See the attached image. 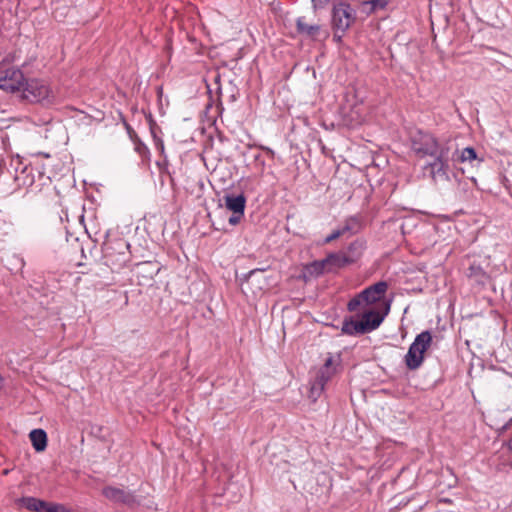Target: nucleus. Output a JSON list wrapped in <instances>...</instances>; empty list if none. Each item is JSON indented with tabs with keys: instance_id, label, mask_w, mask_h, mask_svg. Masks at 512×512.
<instances>
[{
	"instance_id": "17",
	"label": "nucleus",
	"mask_w": 512,
	"mask_h": 512,
	"mask_svg": "<svg viewBox=\"0 0 512 512\" xmlns=\"http://www.w3.org/2000/svg\"><path fill=\"white\" fill-rule=\"evenodd\" d=\"M33 448L42 452L47 447V434L43 429H33L29 434Z\"/></svg>"
},
{
	"instance_id": "7",
	"label": "nucleus",
	"mask_w": 512,
	"mask_h": 512,
	"mask_svg": "<svg viewBox=\"0 0 512 512\" xmlns=\"http://www.w3.org/2000/svg\"><path fill=\"white\" fill-rule=\"evenodd\" d=\"M449 154L450 151L442 150L438 156L434 157L432 162L424 166V170L428 171L431 180L435 184L449 181Z\"/></svg>"
},
{
	"instance_id": "4",
	"label": "nucleus",
	"mask_w": 512,
	"mask_h": 512,
	"mask_svg": "<svg viewBox=\"0 0 512 512\" xmlns=\"http://www.w3.org/2000/svg\"><path fill=\"white\" fill-rule=\"evenodd\" d=\"M357 19L356 10L346 1H338L333 4L331 11V28L342 34L355 23Z\"/></svg>"
},
{
	"instance_id": "23",
	"label": "nucleus",
	"mask_w": 512,
	"mask_h": 512,
	"mask_svg": "<svg viewBox=\"0 0 512 512\" xmlns=\"http://www.w3.org/2000/svg\"><path fill=\"white\" fill-rule=\"evenodd\" d=\"M364 250V244L360 241H354L350 243L348 246L346 254L350 255V257H356V261L360 258L362 255V252Z\"/></svg>"
},
{
	"instance_id": "26",
	"label": "nucleus",
	"mask_w": 512,
	"mask_h": 512,
	"mask_svg": "<svg viewBox=\"0 0 512 512\" xmlns=\"http://www.w3.org/2000/svg\"><path fill=\"white\" fill-rule=\"evenodd\" d=\"M343 236V231H341L340 228L334 230L331 234H329L324 240H323V243L324 244H328L336 239H338L339 237Z\"/></svg>"
},
{
	"instance_id": "1",
	"label": "nucleus",
	"mask_w": 512,
	"mask_h": 512,
	"mask_svg": "<svg viewBox=\"0 0 512 512\" xmlns=\"http://www.w3.org/2000/svg\"><path fill=\"white\" fill-rule=\"evenodd\" d=\"M340 365L339 358L335 359L332 354H328L324 364L310 371L309 393L308 397L316 401L324 392L326 384L333 378Z\"/></svg>"
},
{
	"instance_id": "18",
	"label": "nucleus",
	"mask_w": 512,
	"mask_h": 512,
	"mask_svg": "<svg viewBox=\"0 0 512 512\" xmlns=\"http://www.w3.org/2000/svg\"><path fill=\"white\" fill-rule=\"evenodd\" d=\"M342 332L347 335H362L365 334V327L362 320H344L342 324Z\"/></svg>"
},
{
	"instance_id": "37",
	"label": "nucleus",
	"mask_w": 512,
	"mask_h": 512,
	"mask_svg": "<svg viewBox=\"0 0 512 512\" xmlns=\"http://www.w3.org/2000/svg\"><path fill=\"white\" fill-rule=\"evenodd\" d=\"M440 502L447 503V504H451V503H452V500H451V499H449V498H442V499H440Z\"/></svg>"
},
{
	"instance_id": "6",
	"label": "nucleus",
	"mask_w": 512,
	"mask_h": 512,
	"mask_svg": "<svg viewBox=\"0 0 512 512\" xmlns=\"http://www.w3.org/2000/svg\"><path fill=\"white\" fill-rule=\"evenodd\" d=\"M49 85L39 79L26 80L21 91V97L31 103L49 102L51 97Z\"/></svg>"
},
{
	"instance_id": "12",
	"label": "nucleus",
	"mask_w": 512,
	"mask_h": 512,
	"mask_svg": "<svg viewBox=\"0 0 512 512\" xmlns=\"http://www.w3.org/2000/svg\"><path fill=\"white\" fill-rule=\"evenodd\" d=\"M328 272H332L336 269L343 268L356 262V257H350V255L340 253H330L324 258Z\"/></svg>"
},
{
	"instance_id": "8",
	"label": "nucleus",
	"mask_w": 512,
	"mask_h": 512,
	"mask_svg": "<svg viewBox=\"0 0 512 512\" xmlns=\"http://www.w3.org/2000/svg\"><path fill=\"white\" fill-rule=\"evenodd\" d=\"M26 80L20 69H7L0 78V88L7 92H21Z\"/></svg>"
},
{
	"instance_id": "10",
	"label": "nucleus",
	"mask_w": 512,
	"mask_h": 512,
	"mask_svg": "<svg viewBox=\"0 0 512 512\" xmlns=\"http://www.w3.org/2000/svg\"><path fill=\"white\" fill-rule=\"evenodd\" d=\"M160 271L158 263L145 261L136 264L134 274L140 285H147Z\"/></svg>"
},
{
	"instance_id": "28",
	"label": "nucleus",
	"mask_w": 512,
	"mask_h": 512,
	"mask_svg": "<svg viewBox=\"0 0 512 512\" xmlns=\"http://www.w3.org/2000/svg\"><path fill=\"white\" fill-rule=\"evenodd\" d=\"M47 512H71L68 508H66L63 504L58 503H50L49 510Z\"/></svg>"
},
{
	"instance_id": "19",
	"label": "nucleus",
	"mask_w": 512,
	"mask_h": 512,
	"mask_svg": "<svg viewBox=\"0 0 512 512\" xmlns=\"http://www.w3.org/2000/svg\"><path fill=\"white\" fill-rule=\"evenodd\" d=\"M467 276L478 284H485L489 279L486 271L480 265L476 264L469 266Z\"/></svg>"
},
{
	"instance_id": "9",
	"label": "nucleus",
	"mask_w": 512,
	"mask_h": 512,
	"mask_svg": "<svg viewBox=\"0 0 512 512\" xmlns=\"http://www.w3.org/2000/svg\"><path fill=\"white\" fill-rule=\"evenodd\" d=\"M102 494L114 503H121L127 506H134L136 504V497L130 490L106 486L103 488Z\"/></svg>"
},
{
	"instance_id": "39",
	"label": "nucleus",
	"mask_w": 512,
	"mask_h": 512,
	"mask_svg": "<svg viewBox=\"0 0 512 512\" xmlns=\"http://www.w3.org/2000/svg\"><path fill=\"white\" fill-rule=\"evenodd\" d=\"M159 140H162L160 137H155L154 143L155 145L159 144Z\"/></svg>"
},
{
	"instance_id": "2",
	"label": "nucleus",
	"mask_w": 512,
	"mask_h": 512,
	"mask_svg": "<svg viewBox=\"0 0 512 512\" xmlns=\"http://www.w3.org/2000/svg\"><path fill=\"white\" fill-rule=\"evenodd\" d=\"M129 243L122 237L106 236L102 244L104 262L111 269H120L128 261Z\"/></svg>"
},
{
	"instance_id": "15",
	"label": "nucleus",
	"mask_w": 512,
	"mask_h": 512,
	"mask_svg": "<svg viewBox=\"0 0 512 512\" xmlns=\"http://www.w3.org/2000/svg\"><path fill=\"white\" fill-rule=\"evenodd\" d=\"M225 207L232 213H238V215H244L246 206V198L243 194L234 195L226 194L224 196Z\"/></svg>"
},
{
	"instance_id": "24",
	"label": "nucleus",
	"mask_w": 512,
	"mask_h": 512,
	"mask_svg": "<svg viewBox=\"0 0 512 512\" xmlns=\"http://www.w3.org/2000/svg\"><path fill=\"white\" fill-rule=\"evenodd\" d=\"M38 500L35 497H22L19 499V503L26 509L36 512Z\"/></svg>"
},
{
	"instance_id": "36",
	"label": "nucleus",
	"mask_w": 512,
	"mask_h": 512,
	"mask_svg": "<svg viewBox=\"0 0 512 512\" xmlns=\"http://www.w3.org/2000/svg\"><path fill=\"white\" fill-rule=\"evenodd\" d=\"M150 131H151V134H152L153 140H155V137H158V136H157V134H156V131H155V127H154V125H151V126H150Z\"/></svg>"
},
{
	"instance_id": "25",
	"label": "nucleus",
	"mask_w": 512,
	"mask_h": 512,
	"mask_svg": "<svg viewBox=\"0 0 512 512\" xmlns=\"http://www.w3.org/2000/svg\"><path fill=\"white\" fill-rule=\"evenodd\" d=\"M365 6H369L370 12L384 9L388 5V0H369L364 2Z\"/></svg>"
},
{
	"instance_id": "21",
	"label": "nucleus",
	"mask_w": 512,
	"mask_h": 512,
	"mask_svg": "<svg viewBox=\"0 0 512 512\" xmlns=\"http://www.w3.org/2000/svg\"><path fill=\"white\" fill-rule=\"evenodd\" d=\"M460 161L461 162H469V163H472L473 161H476L477 164L479 165V164H481L484 161V159L483 158H479L477 156V153H476L474 148L466 147V148H464L461 151Z\"/></svg>"
},
{
	"instance_id": "20",
	"label": "nucleus",
	"mask_w": 512,
	"mask_h": 512,
	"mask_svg": "<svg viewBox=\"0 0 512 512\" xmlns=\"http://www.w3.org/2000/svg\"><path fill=\"white\" fill-rule=\"evenodd\" d=\"M419 338H420V342L417 345V350L419 349L418 352H421L422 354H424L427 351V349L430 347L431 342H432V336H431L430 331L425 330V331L421 332L420 334H418L415 337V339L412 343H417Z\"/></svg>"
},
{
	"instance_id": "22",
	"label": "nucleus",
	"mask_w": 512,
	"mask_h": 512,
	"mask_svg": "<svg viewBox=\"0 0 512 512\" xmlns=\"http://www.w3.org/2000/svg\"><path fill=\"white\" fill-rule=\"evenodd\" d=\"M360 226V221L357 217H350L345 221L344 225L340 229L343 231V235L346 233L354 234L360 230Z\"/></svg>"
},
{
	"instance_id": "31",
	"label": "nucleus",
	"mask_w": 512,
	"mask_h": 512,
	"mask_svg": "<svg viewBox=\"0 0 512 512\" xmlns=\"http://www.w3.org/2000/svg\"><path fill=\"white\" fill-rule=\"evenodd\" d=\"M263 272H264V270H261V269L251 270L246 275V279H247V281H250V280L254 279L256 276H258L259 274H262Z\"/></svg>"
},
{
	"instance_id": "29",
	"label": "nucleus",
	"mask_w": 512,
	"mask_h": 512,
	"mask_svg": "<svg viewBox=\"0 0 512 512\" xmlns=\"http://www.w3.org/2000/svg\"><path fill=\"white\" fill-rule=\"evenodd\" d=\"M50 503L39 499L37 503L36 512H47L49 510Z\"/></svg>"
},
{
	"instance_id": "5",
	"label": "nucleus",
	"mask_w": 512,
	"mask_h": 512,
	"mask_svg": "<svg viewBox=\"0 0 512 512\" xmlns=\"http://www.w3.org/2000/svg\"><path fill=\"white\" fill-rule=\"evenodd\" d=\"M388 290V283L386 281H379L373 285L368 286L355 297H353L347 304L350 312H354L362 303L368 305L381 301Z\"/></svg>"
},
{
	"instance_id": "30",
	"label": "nucleus",
	"mask_w": 512,
	"mask_h": 512,
	"mask_svg": "<svg viewBox=\"0 0 512 512\" xmlns=\"http://www.w3.org/2000/svg\"><path fill=\"white\" fill-rule=\"evenodd\" d=\"M243 216H244V215H238V213H233V214L229 217L228 222H229V224H231V225L235 226V225L239 224V222L241 221V219H242V217H243Z\"/></svg>"
},
{
	"instance_id": "3",
	"label": "nucleus",
	"mask_w": 512,
	"mask_h": 512,
	"mask_svg": "<svg viewBox=\"0 0 512 512\" xmlns=\"http://www.w3.org/2000/svg\"><path fill=\"white\" fill-rule=\"evenodd\" d=\"M412 150L420 157H436L442 150L450 151V147L448 141L439 142L434 135L419 132L412 139Z\"/></svg>"
},
{
	"instance_id": "38",
	"label": "nucleus",
	"mask_w": 512,
	"mask_h": 512,
	"mask_svg": "<svg viewBox=\"0 0 512 512\" xmlns=\"http://www.w3.org/2000/svg\"><path fill=\"white\" fill-rule=\"evenodd\" d=\"M126 128H127V131L128 133L130 134L131 132H133V129L128 125V124H125Z\"/></svg>"
},
{
	"instance_id": "34",
	"label": "nucleus",
	"mask_w": 512,
	"mask_h": 512,
	"mask_svg": "<svg viewBox=\"0 0 512 512\" xmlns=\"http://www.w3.org/2000/svg\"><path fill=\"white\" fill-rule=\"evenodd\" d=\"M158 150H160L161 154L164 153V143L163 140H159V144L155 145Z\"/></svg>"
},
{
	"instance_id": "14",
	"label": "nucleus",
	"mask_w": 512,
	"mask_h": 512,
	"mask_svg": "<svg viewBox=\"0 0 512 512\" xmlns=\"http://www.w3.org/2000/svg\"><path fill=\"white\" fill-rule=\"evenodd\" d=\"M296 30L298 34L314 41L319 40L321 34V26L318 24H308L305 21V17H298L296 19Z\"/></svg>"
},
{
	"instance_id": "32",
	"label": "nucleus",
	"mask_w": 512,
	"mask_h": 512,
	"mask_svg": "<svg viewBox=\"0 0 512 512\" xmlns=\"http://www.w3.org/2000/svg\"><path fill=\"white\" fill-rule=\"evenodd\" d=\"M344 34H342L338 30H333V40L336 42H340L343 38Z\"/></svg>"
},
{
	"instance_id": "35",
	"label": "nucleus",
	"mask_w": 512,
	"mask_h": 512,
	"mask_svg": "<svg viewBox=\"0 0 512 512\" xmlns=\"http://www.w3.org/2000/svg\"><path fill=\"white\" fill-rule=\"evenodd\" d=\"M150 131H151V134H152L153 140H155V137H158V136H157V134H156V131H155V127H154V125H151V126H150Z\"/></svg>"
},
{
	"instance_id": "13",
	"label": "nucleus",
	"mask_w": 512,
	"mask_h": 512,
	"mask_svg": "<svg viewBox=\"0 0 512 512\" xmlns=\"http://www.w3.org/2000/svg\"><path fill=\"white\" fill-rule=\"evenodd\" d=\"M324 273H329L324 259L315 260L304 265L302 269V278L307 282L313 278L323 275Z\"/></svg>"
},
{
	"instance_id": "33",
	"label": "nucleus",
	"mask_w": 512,
	"mask_h": 512,
	"mask_svg": "<svg viewBox=\"0 0 512 512\" xmlns=\"http://www.w3.org/2000/svg\"><path fill=\"white\" fill-rule=\"evenodd\" d=\"M512 426V417L501 427V431H506Z\"/></svg>"
},
{
	"instance_id": "27",
	"label": "nucleus",
	"mask_w": 512,
	"mask_h": 512,
	"mask_svg": "<svg viewBox=\"0 0 512 512\" xmlns=\"http://www.w3.org/2000/svg\"><path fill=\"white\" fill-rule=\"evenodd\" d=\"M330 2L331 0H311L314 11L324 9Z\"/></svg>"
},
{
	"instance_id": "11",
	"label": "nucleus",
	"mask_w": 512,
	"mask_h": 512,
	"mask_svg": "<svg viewBox=\"0 0 512 512\" xmlns=\"http://www.w3.org/2000/svg\"><path fill=\"white\" fill-rule=\"evenodd\" d=\"M389 309H390V304L388 303L386 305V310L383 314L380 313L379 311H376L373 309L365 311L362 314L361 320H362L363 326L365 327L366 333L377 329L381 325V323L383 322Z\"/></svg>"
},
{
	"instance_id": "16",
	"label": "nucleus",
	"mask_w": 512,
	"mask_h": 512,
	"mask_svg": "<svg viewBox=\"0 0 512 512\" xmlns=\"http://www.w3.org/2000/svg\"><path fill=\"white\" fill-rule=\"evenodd\" d=\"M419 342L420 339L417 341V343H412L408 349L407 354L405 355V364L410 370L418 369L424 361V354L418 352L419 349L417 350V345Z\"/></svg>"
}]
</instances>
